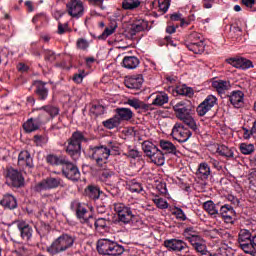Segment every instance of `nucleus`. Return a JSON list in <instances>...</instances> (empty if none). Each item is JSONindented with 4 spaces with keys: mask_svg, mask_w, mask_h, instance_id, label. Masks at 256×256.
Returning <instances> with one entry per match:
<instances>
[{
    "mask_svg": "<svg viewBox=\"0 0 256 256\" xmlns=\"http://www.w3.org/2000/svg\"><path fill=\"white\" fill-rule=\"evenodd\" d=\"M97 251L100 255L119 256L123 255L125 248L113 240L103 238L97 242Z\"/></svg>",
    "mask_w": 256,
    "mask_h": 256,
    "instance_id": "f03ea898",
    "label": "nucleus"
},
{
    "mask_svg": "<svg viewBox=\"0 0 256 256\" xmlns=\"http://www.w3.org/2000/svg\"><path fill=\"white\" fill-rule=\"evenodd\" d=\"M245 98V94L243 91H233L229 96V101L233 107L236 109H241L243 107V99Z\"/></svg>",
    "mask_w": 256,
    "mask_h": 256,
    "instance_id": "4be33fe9",
    "label": "nucleus"
},
{
    "mask_svg": "<svg viewBox=\"0 0 256 256\" xmlns=\"http://www.w3.org/2000/svg\"><path fill=\"white\" fill-rule=\"evenodd\" d=\"M120 125L121 122L119 121V118H117L116 114L112 118H109L108 120H105L103 122V126L106 129H115V127H118Z\"/></svg>",
    "mask_w": 256,
    "mask_h": 256,
    "instance_id": "49530a36",
    "label": "nucleus"
},
{
    "mask_svg": "<svg viewBox=\"0 0 256 256\" xmlns=\"http://www.w3.org/2000/svg\"><path fill=\"white\" fill-rule=\"evenodd\" d=\"M173 110L175 111L178 119H183L185 116L189 115L187 104L184 101H180L174 105Z\"/></svg>",
    "mask_w": 256,
    "mask_h": 256,
    "instance_id": "2f4dec72",
    "label": "nucleus"
},
{
    "mask_svg": "<svg viewBox=\"0 0 256 256\" xmlns=\"http://www.w3.org/2000/svg\"><path fill=\"white\" fill-rule=\"evenodd\" d=\"M18 165L21 167H33V158H31L29 151L24 150L19 153Z\"/></svg>",
    "mask_w": 256,
    "mask_h": 256,
    "instance_id": "393cba45",
    "label": "nucleus"
},
{
    "mask_svg": "<svg viewBox=\"0 0 256 256\" xmlns=\"http://www.w3.org/2000/svg\"><path fill=\"white\" fill-rule=\"evenodd\" d=\"M203 208L211 217H217V215H219V203L215 204L212 200H208L203 203Z\"/></svg>",
    "mask_w": 256,
    "mask_h": 256,
    "instance_id": "7c9ffc66",
    "label": "nucleus"
},
{
    "mask_svg": "<svg viewBox=\"0 0 256 256\" xmlns=\"http://www.w3.org/2000/svg\"><path fill=\"white\" fill-rule=\"evenodd\" d=\"M124 104L129 105V107H132L136 111H139V109H142V111H149V104H146L137 98H129Z\"/></svg>",
    "mask_w": 256,
    "mask_h": 256,
    "instance_id": "a878e982",
    "label": "nucleus"
},
{
    "mask_svg": "<svg viewBox=\"0 0 256 256\" xmlns=\"http://www.w3.org/2000/svg\"><path fill=\"white\" fill-rule=\"evenodd\" d=\"M17 228L20 231L21 238L24 241H29L33 237V228L25 221H18Z\"/></svg>",
    "mask_w": 256,
    "mask_h": 256,
    "instance_id": "6ab92c4d",
    "label": "nucleus"
},
{
    "mask_svg": "<svg viewBox=\"0 0 256 256\" xmlns=\"http://www.w3.org/2000/svg\"><path fill=\"white\" fill-rule=\"evenodd\" d=\"M96 219L93 216H84V219L80 220V222L85 223L88 227L93 228L95 226Z\"/></svg>",
    "mask_w": 256,
    "mask_h": 256,
    "instance_id": "774afa93",
    "label": "nucleus"
},
{
    "mask_svg": "<svg viewBox=\"0 0 256 256\" xmlns=\"http://www.w3.org/2000/svg\"><path fill=\"white\" fill-rule=\"evenodd\" d=\"M125 157H129L130 159H139L141 157V152L135 148L128 147L127 153H124Z\"/></svg>",
    "mask_w": 256,
    "mask_h": 256,
    "instance_id": "052dcab7",
    "label": "nucleus"
},
{
    "mask_svg": "<svg viewBox=\"0 0 256 256\" xmlns=\"http://www.w3.org/2000/svg\"><path fill=\"white\" fill-rule=\"evenodd\" d=\"M180 121H183V123L191 128L192 131H197V122L195 121V118L191 116V114H186V116L180 118Z\"/></svg>",
    "mask_w": 256,
    "mask_h": 256,
    "instance_id": "a18cd8bd",
    "label": "nucleus"
},
{
    "mask_svg": "<svg viewBox=\"0 0 256 256\" xmlns=\"http://www.w3.org/2000/svg\"><path fill=\"white\" fill-rule=\"evenodd\" d=\"M154 100L152 101V105L155 107H163V105L169 103V95L165 92H158L153 94Z\"/></svg>",
    "mask_w": 256,
    "mask_h": 256,
    "instance_id": "c85d7f7f",
    "label": "nucleus"
},
{
    "mask_svg": "<svg viewBox=\"0 0 256 256\" xmlns=\"http://www.w3.org/2000/svg\"><path fill=\"white\" fill-rule=\"evenodd\" d=\"M188 51H192L196 55H201L205 51V41H198L192 44H185Z\"/></svg>",
    "mask_w": 256,
    "mask_h": 256,
    "instance_id": "e433bc0d",
    "label": "nucleus"
},
{
    "mask_svg": "<svg viewBox=\"0 0 256 256\" xmlns=\"http://www.w3.org/2000/svg\"><path fill=\"white\" fill-rule=\"evenodd\" d=\"M239 149L242 155H252V153H255L254 144L241 143Z\"/></svg>",
    "mask_w": 256,
    "mask_h": 256,
    "instance_id": "de8ad7c7",
    "label": "nucleus"
},
{
    "mask_svg": "<svg viewBox=\"0 0 256 256\" xmlns=\"http://www.w3.org/2000/svg\"><path fill=\"white\" fill-rule=\"evenodd\" d=\"M152 201L158 209H167L169 207V203L167 202V200H165L157 195L154 196Z\"/></svg>",
    "mask_w": 256,
    "mask_h": 256,
    "instance_id": "603ef678",
    "label": "nucleus"
},
{
    "mask_svg": "<svg viewBox=\"0 0 256 256\" xmlns=\"http://www.w3.org/2000/svg\"><path fill=\"white\" fill-rule=\"evenodd\" d=\"M35 94L39 101H47L49 97V88L47 87V82L41 80H36L34 82Z\"/></svg>",
    "mask_w": 256,
    "mask_h": 256,
    "instance_id": "4468645a",
    "label": "nucleus"
},
{
    "mask_svg": "<svg viewBox=\"0 0 256 256\" xmlns=\"http://www.w3.org/2000/svg\"><path fill=\"white\" fill-rule=\"evenodd\" d=\"M139 5H141V1L139 0H123L122 2L123 9L129 10V11L133 9H137Z\"/></svg>",
    "mask_w": 256,
    "mask_h": 256,
    "instance_id": "8fccbe9b",
    "label": "nucleus"
},
{
    "mask_svg": "<svg viewBox=\"0 0 256 256\" xmlns=\"http://www.w3.org/2000/svg\"><path fill=\"white\" fill-rule=\"evenodd\" d=\"M6 181L8 185L16 188L23 187V185H25V178H23V174L13 168L7 170Z\"/></svg>",
    "mask_w": 256,
    "mask_h": 256,
    "instance_id": "6e6552de",
    "label": "nucleus"
},
{
    "mask_svg": "<svg viewBox=\"0 0 256 256\" xmlns=\"http://www.w3.org/2000/svg\"><path fill=\"white\" fill-rule=\"evenodd\" d=\"M220 255L221 256H235V250L229 247H222L220 248Z\"/></svg>",
    "mask_w": 256,
    "mask_h": 256,
    "instance_id": "338daca9",
    "label": "nucleus"
},
{
    "mask_svg": "<svg viewBox=\"0 0 256 256\" xmlns=\"http://www.w3.org/2000/svg\"><path fill=\"white\" fill-rule=\"evenodd\" d=\"M160 149L165 155H179V151L173 142L160 140Z\"/></svg>",
    "mask_w": 256,
    "mask_h": 256,
    "instance_id": "5701e85b",
    "label": "nucleus"
},
{
    "mask_svg": "<svg viewBox=\"0 0 256 256\" xmlns=\"http://www.w3.org/2000/svg\"><path fill=\"white\" fill-rule=\"evenodd\" d=\"M114 210L118 215V221L123 223L124 225H129L135 219V214L133 213V209L129 207V205L125 203H117L114 205Z\"/></svg>",
    "mask_w": 256,
    "mask_h": 256,
    "instance_id": "20e7f679",
    "label": "nucleus"
},
{
    "mask_svg": "<svg viewBox=\"0 0 256 256\" xmlns=\"http://www.w3.org/2000/svg\"><path fill=\"white\" fill-rule=\"evenodd\" d=\"M44 59L45 61H49L50 63H53V61H55L56 56H55V52H53V50H45L44 51Z\"/></svg>",
    "mask_w": 256,
    "mask_h": 256,
    "instance_id": "0e129e2a",
    "label": "nucleus"
},
{
    "mask_svg": "<svg viewBox=\"0 0 256 256\" xmlns=\"http://www.w3.org/2000/svg\"><path fill=\"white\" fill-rule=\"evenodd\" d=\"M70 209L76 213V217L79 219V221L84 219V217L87 216V213H89L87 206H85V204L81 203L79 200H73L70 204Z\"/></svg>",
    "mask_w": 256,
    "mask_h": 256,
    "instance_id": "a211bd4d",
    "label": "nucleus"
},
{
    "mask_svg": "<svg viewBox=\"0 0 256 256\" xmlns=\"http://www.w3.org/2000/svg\"><path fill=\"white\" fill-rule=\"evenodd\" d=\"M210 233L212 236L221 237L222 239H229L231 237V234L225 229H213Z\"/></svg>",
    "mask_w": 256,
    "mask_h": 256,
    "instance_id": "864d4df0",
    "label": "nucleus"
},
{
    "mask_svg": "<svg viewBox=\"0 0 256 256\" xmlns=\"http://www.w3.org/2000/svg\"><path fill=\"white\" fill-rule=\"evenodd\" d=\"M164 247H166V249H168L169 251H173L174 253H181L183 251H186L187 256H193L189 251V245H187V242L182 239H167L164 241Z\"/></svg>",
    "mask_w": 256,
    "mask_h": 256,
    "instance_id": "423d86ee",
    "label": "nucleus"
},
{
    "mask_svg": "<svg viewBox=\"0 0 256 256\" xmlns=\"http://www.w3.org/2000/svg\"><path fill=\"white\" fill-rule=\"evenodd\" d=\"M253 234L248 229H241L238 234V243H245L252 241Z\"/></svg>",
    "mask_w": 256,
    "mask_h": 256,
    "instance_id": "c03bdc74",
    "label": "nucleus"
},
{
    "mask_svg": "<svg viewBox=\"0 0 256 256\" xmlns=\"http://www.w3.org/2000/svg\"><path fill=\"white\" fill-rule=\"evenodd\" d=\"M85 141V136L82 132L76 131L72 134L70 139L68 140V145L66 147V151L69 155H75L80 153L81 144Z\"/></svg>",
    "mask_w": 256,
    "mask_h": 256,
    "instance_id": "39448f33",
    "label": "nucleus"
},
{
    "mask_svg": "<svg viewBox=\"0 0 256 256\" xmlns=\"http://www.w3.org/2000/svg\"><path fill=\"white\" fill-rule=\"evenodd\" d=\"M142 149L146 155V157H150L152 153L157 151V146L153 144V142L146 140L142 143Z\"/></svg>",
    "mask_w": 256,
    "mask_h": 256,
    "instance_id": "a19ab883",
    "label": "nucleus"
},
{
    "mask_svg": "<svg viewBox=\"0 0 256 256\" xmlns=\"http://www.w3.org/2000/svg\"><path fill=\"white\" fill-rule=\"evenodd\" d=\"M90 157L93 161L96 162L98 167H103V165H107V161L109 160L110 150L107 147L100 145V146H90Z\"/></svg>",
    "mask_w": 256,
    "mask_h": 256,
    "instance_id": "7ed1b4c3",
    "label": "nucleus"
},
{
    "mask_svg": "<svg viewBox=\"0 0 256 256\" xmlns=\"http://www.w3.org/2000/svg\"><path fill=\"white\" fill-rule=\"evenodd\" d=\"M112 177H115V172L113 170L104 169L100 175V181L107 183Z\"/></svg>",
    "mask_w": 256,
    "mask_h": 256,
    "instance_id": "13d9d810",
    "label": "nucleus"
},
{
    "mask_svg": "<svg viewBox=\"0 0 256 256\" xmlns=\"http://www.w3.org/2000/svg\"><path fill=\"white\" fill-rule=\"evenodd\" d=\"M38 111H44V113L40 114L43 118L48 117V121H50V119H55V117H57V115H59L60 109L59 107L55 106V105H45L42 106L40 108L37 109ZM45 113L47 115H45Z\"/></svg>",
    "mask_w": 256,
    "mask_h": 256,
    "instance_id": "aec40b11",
    "label": "nucleus"
},
{
    "mask_svg": "<svg viewBox=\"0 0 256 256\" xmlns=\"http://www.w3.org/2000/svg\"><path fill=\"white\" fill-rule=\"evenodd\" d=\"M0 205L4 207V209H17V198L11 194H6L3 196L2 200L0 201Z\"/></svg>",
    "mask_w": 256,
    "mask_h": 256,
    "instance_id": "b1692460",
    "label": "nucleus"
},
{
    "mask_svg": "<svg viewBox=\"0 0 256 256\" xmlns=\"http://www.w3.org/2000/svg\"><path fill=\"white\" fill-rule=\"evenodd\" d=\"M239 247L242 251H244L246 253V255H252L255 256L256 255V248L253 245L252 240L248 241V242H242L239 244Z\"/></svg>",
    "mask_w": 256,
    "mask_h": 256,
    "instance_id": "ea45409f",
    "label": "nucleus"
},
{
    "mask_svg": "<svg viewBox=\"0 0 256 256\" xmlns=\"http://www.w3.org/2000/svg\"><path fill=\"white\" fill-rule=\"evenodd\" d=\"M217 104V97L208 95L202 103L196 108V113L199 117H205L211 111L214 105Z\"/></svg>",
    "mask_w": 256,
    "mask_h": 256,
    "instance_id": "f8f14e48",
    "label": "nucleus"
},
{
    "mask_svg": "<svg viewBox=\"0 0 256 256\" xmlns=\"http://www.w3.org/2000/svg\"><path fill=\"white\" fill-rule=\"evenodd\" d=\"M197 175L202 179H208L211 175V168L207 163H201L198 168Z\"/></svg>",
    "mask_w": 256,
    "mask_h": 256,
    "instance_id": "37998d69",
    "label": "nucleus"
},
{
    "mask_svg": "<svg viewBox=\"0 0 256 256\" xmlns=\"http://www.w3.org/2000/svg\"><path fill=\"white\" fill-rule=\"evenodd\" d=\"M85 194L87 197H89L90 199H93L94 201H97V199H104L105 197H107V195L105 193H103V191H101V189H99V187L95 186V185H90L85 189Z\"/></svg>",
    "mask_w": 256,
    "mask_h": 256,
    "instance_id": "412c9836",
    "label": "nucleus"
},
{
    "mask_svg": "<svg viewBox=\"0 0 256 256\" xmlns=\"http://www.w3.org/2000/svg\"><path fill=\"white\" fill-rule=\"evenodd\" d=\"M49 121V117H44L39 115L37 119L30 118L23 124V129L26 133H33V131L39 130L41 123Z\"/></svg>",
    "mask_w": 256,
    "mask_h": 256,
    "instance_id": "ddd939ff",
    "label": "nucleus"
},
{
    "mask_svg": "<svg viewBox=\"0 0 256 256\" xmlns=\"http://www.w3.org/2000/svg\"><path fill=\"white\" fill-rule=\"evenodd\" d=\"M85 77H87L85 70H78V73L73 75L72 81H74V83L80 84L83 83V79H85Z\"/></svg>",
    "mask_w": 256,
    "mask_h": 256,
    "instance_id": "680f3d73",
    "label": "nucleus"
},
{
    "mask_svg": "<svg viewBox=\"0 0 256 256\" xmlns=\"http://www.w3.org/2000/svg\"><path fill=\"white\" fill-rule=\"evenodd\" d=\"M115 111L120 123L121 121H131L133 119V111L129 108H117Z\"/></svg>",
    "mask_w": 256,
    "mask_h": 256,
    "instance_id": "bb28decb",
    "label": "nucleus"
},
{
    "mask_svg": "<svg viewBox=\"0 0 256 256\" xmlns=\"http://www.w3.org/2000/svg\"><path fill=\"white\" fill-rule=\"evenodd\" d=\"M62 174L70 181H79V179H81V172H79V168H77L75 164L69 162L67 159L66 163L62 165Z\"/></svg>",
    "mask_w": 256,
    "mask_h": 256,
    "instance_id": "9b49d317",
    "label": "nucleus"
},
{
    "mask_svg": "<svg viewBox=\"0 0 256 256\" xmlns=\"http://www.w3.org/2000/svg\"><path fill=\"white\" fill-rule=\"evenodd\" d=\"M183 235H184L186 241H188V242L201 237V235H199V232L197 231V229L195 227H187L184 230Z\"/></svg>",
    "mask_w": 256,
    "mask_h": 256,
    "instance_id": "58836bf2",
    "label": "nucleus"
},
{
    "mask_svg": "<svg viewBox=\"0 0 256 256\" xmlns=\"http://www.w3.org/2000/svg\"><path fill=\"white\" fill-rule=\"evenodd\" d=\"M218 212H219V215H221V216H223V215H237L233 206H231L229 204L222 205L220 207V210H218Z\"/></svg>",
    "mask_w": 256,
    "mask_h": 256,
    "instance_id": "3c124183",
    "label": "nucleus"
},
{
    "mask_svg": "<svg viewBox=\"0 0 256 256\" xmlns=\"http://www.w3.org/2000/svg\"><path fill=\"white\" fill-rule=\"evenodd\" d=\"M73 245H75V238L68 234H62L46 248V251L52 256L59 255V253L69 251Z\"/></svg>",
    "mask_w": 256,
    "mask_h": 256,
    "instance_id": "f257e3e1",
    "label": "nucleus"
},
{
    "mask_svg": "<svg viewBox=\"0 0 256 256\" xmlns=\"http://www.w3.org/2000/svg\"><path fill=\"white\" fill-rule=\"evenodd\" d=\"M104 147H107V149H109L110 151V155H111V151H119V144L113 140H110L106 143V146Z\"/></svg>",
    "mask_w": 256,
    "mask_h": 256,
    "instance_id": "69168bd1",
    "label": "nucleus"
},
{
    "mask_svg": "<svg viewBox=\"0 0 256 256\" xmlns=\"http://www.w3.org/2000/svg\"><path fill=\"white\" fill-rule=\"evenodd\" d=\"M171 21H180V27H187L188 25L191 24V21H195V16L192 15L188 18V20H185V18H183V14L182 13H174L170 16Z\"/></svg>",
    "mask_w": 256,
    "mask_h": 256,
    "instance_id": "473e14b6",
    "label": "nucleus"
},
{
    "mask_svg": "<svg viewBox=\"0 0 256 256\" xmlns=\"http://www.w3.org/2000/svg\"><path fill=\"white\" fill-rule=\"evenodd\" d=\"M46 161L47 163H49V165L63 166L64 163H67V158L65 156H57L50 154L46 157Z\"/></svg>",
    "mask_w": 256,
    "mask_h": 256,
    "instance_id": "4c0bfd02",
    "label": "nucleus"
},
{
    "mask_svg": "<svg viewBox=\"0 0 256 256\" xmlns=\"http://www.w3.org/2000/svg\"><path fill=\"white\" fill-rule=\"evenodd\" d=\"M226 62L236 69L247 70L253 67V62L247 58H228Z\"/></svg>",
    "mask_w": 256,
    "mask_h": 256,
    "instance_id": "2eb2a0df",
    "label": "nucleus"
},
{
    "mask_svg": "<svg viewBox=\"0 0 256 256\" xmlns=\"http://www.w3.org/2000/svg\"><path fill=\"white\" fill-rule=\"evenodd\" d=\"M140 63L141 61L136 56H126L123 58L122 67L125 69H137Z\"/></svg>",
    "mask_w": 256,
    "mask_h": 256,
    "instance_id": "cd10ccee",
    "label": "nucleus"
},
{
    "mask_svg": "<svg viewBox=\"0 0 256 256\" xmlns=\"http://www.w3.org/2000/svg\"><path fill=\"white\" fill-rule=\"evenodd\" d=\"M94 227L96 231H104V229H107V219L105 218L96 219Z\"/></svg>",
    "mask_w": 256,
    "mask_h": 256,
    "instance_id": "bf43d9fd",
    "label": "nucleus"
},
{
    "mask_svg": "<svg viewBox=\"0 0 256 256\" xmlns=\"http://www.w3.org/2000/svg\"><path fill=\"white\" fill-rule=\"evenodd\" d=\"M68 15L74 19H81L85 15V5L81 0H71L66 4Z\"/></svg>",
    "mask_w": 256,
    "mask_h": 256,
    "instance_id": "0eeeda50",
    "label": "nucleus"
},
{
    "mask_svg": "<svg viewBox=\"0 0 256 256\" xmlns=\"http://www.w3.org/2000/svg\"><path fill=\"white\" fill-rule=\"evenodd\" d=\"M148 157L154 165H165V154L160 149H157L155 153H152Z\"/></svg>",
    "mask_w": 256,
    "mask_h": 256,
    "instance_id": "f704fd0d",
    "label": "nucleus"
},
{
    "mask_svg": "<svg viewBox=\"0 0 256 256\" xmlns=\"http://www.w3.org/2000/svg\"><path fill=\"white\" fill-rule=\"evenodd\" d=\"M176 93L177 95H183L185 97H193V95L195 94V92L193 91V88L188 87L185 84L177 86Z\"/></svg>",
    "mask_w": 256,
    "mask_h": 256,
    "instance_id": "79ce46f5",
    "label": "nucleus"
},
{
    "mask_svg": "<svg viewBox=\"0 0 256 256\" xmlns=\"http://www.w3.org/2000/svg\"><path fill=\"white\" fill-rule=\"evenodd\" d=\"M191 135V131L185 128L183 124L176 123L172 129V137L178 141V143H185L186 141H189Z\"/></svg>",
    "mask_w": 256,
    "mask_h": 256,
    "instance_id": "9d476101",
    "label": "nucleus"
},
{
    "mask_svg": "<svg viewBox=\"0 0 256 256\" xmlns=\"http://www.w3.org/2000/svg\"><path fill=\"white\" fill-rule=\"evenodd\" d=\"M172 215H174L178 221H187V215L183 209L179 207H174V209H172Z\"/></svg>",
    "mask_w": 256,
    "mask_h": 256,
    "instance_id": "5fc2aeb1",
    "label": "nucleus"
},
{
    "mask_svg": "<svg viewBox=\"0 0 256 256\" xmlns=\"http://www.w3.org/2000/svg\"><path fill=\"white\" fill-rule=\"evenodd\" d=\"M216 152L221 157H225L226 159H233L235 157V152L233 148H229L228 146L222 144L217 147Z\"/></svg>",
    "mask_w": 256,
    "mask_h": 256,
    "instance_id": "72a5a7b5",
    "label": "nucleus"
},
{
    "mask_svg": "<svg viewBox=\"0 0 256 256\" xmlns=\"http://www.w3.org/2000/svg\"><path fill=\"white\" fill-rule=\"evenodd\" d=\"M170 5L171 4L169 3V0H158L159 11L162 13H167V11H169Z\"/></svg>",
    "mask_w": 256,
    "mask_h": 256,
    "instance_id": "e2e57ef3",
    "label": "nucleus"
},
{
    "mask_svg": "<svg viewBox=\"0 0 256 256\" xmlns=\"http://www.w3.org/2000/svg\"><path fill=\"white\" fill-rule=\"evenodd\" d=\"M199 41H203V39H201V34H199L197 32H193L188 35V37L185 41V45H189L192 43H199Z\"/></svg>",
    "mask_w": 256,
    "mask_h": 256,
    "instance_id": "6e6d98bb",
    "label": "nucleus"
},
{
    "mask_svg": "<svg viewBox=\"0 0 256 256\" xmlns=\"http://www.w3.org/2000/svg\"><path fill=\"white\" fill-rule=\"evenodd\" d=\"M145 29H147V22L140 20L131 25L129 33L132 37H135L137 33H141V31H145Z\"/></svg>",
    "mask_w": 256,
    "mask_h": 256,
    "instance_id": "c9c22d12",
    "label": "nucleus"
},
{
    "mask_svg": "<svg viewBox=\"0 0 256 256\" xmlns=\"http://www.w3.org/2000/svg\"><path fill=\"white\" fill-rule=\"evenodd\" d=\"M63 185V179L57 177H48L42 180L35 186V190L38 192L47 191L49 189H57V187H61Z\"/></svg>",
    "mask_w": 256,
    "mask_h": 256,
    "instance_id": "1a4fd4ad",
    "label": "nucleus"
},
{
    "mask_svg": "<svg viewBox=\"0 0 256 256\" xmlns=\"http://www.w3.org/2000/svg\"><path fill=\"white\" fill-rule=\"evenodd\" d=\"M49 138L47 135H35L34 143L37 147H43V145H47Z\"/></svg>",
    "mask_w": 256,
    "mask_h": 256,
    "instance_id": "4d7b16f0",
    "label": "nucleus"
},
{
    "mask_svg": "<svg viewBox=\"0 0 256 256\" xmlns=\"http://www.w3.org/2000/svg\"><path fill=\"white\" fill-rule=\"evenodd\" d=\"M143 82H144L143 75L136 74V75L127 77L124 81V85L128 89L139 90L141 89V87H143Z\"/></svg>",
    "mask_w": 256,
    "mask_h": 256,
    "instance_id": "dca6fc26",
    "label": "nucleus"
},
{
    "mask_svg": "<svg viewBox=\"0 0 256 256\" xmlns=\"http://www.w3.org/2000/svg\"><path fill=\"white\" fill-rule=\"evenodd\" d=\"M127 187L131 193H141L143 191V186L137 180H130Z\"/></svg>",
    "mask_w": 256,
    "mask_h": 256,
    "instance_id": "09e8293b",
    "label": "nucleus"
},
{
    "mask_svg": "<svg viewBox=\"0 0 256 256\" xmlns=\"http://www.w3.org/2000/svg\"><path fill=\"white\" fill-rule=\"evenodd\" d=\"M212 87L217 93H225V91L231 89V83L227 80H214L212 82Z\"/></svg>",
    "mask_w": 256,
    "mask_h": 256,
    "instance_id": "c756f323",
    "label": "nucleus"
},
{
    "mask_svg": "<svg viewBox=\"0 0 256 256\" xmlns=\"http://www.w3.org/2000/svg\"><path fill=\"white\" fill-rule=\"evenodd\" d=\"M191 247L196 251V253H199L200 255H209V250L207 249V243L203 237L195 238L194 240H191L190 242Z\"/></svg>",
    "mask_w": 256,
    "mask_h": 256,
    "instance_id": "f3484780",
    "label": "nucleus"
}]
</instances>
